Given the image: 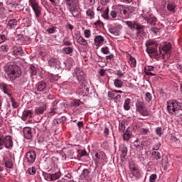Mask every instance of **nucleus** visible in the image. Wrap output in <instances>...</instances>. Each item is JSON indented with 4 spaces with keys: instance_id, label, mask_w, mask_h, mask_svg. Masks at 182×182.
I'll return each instance as SVG.
<instances>
[{
    "instance_id": "obj_62",
    "label": "nucleus",
    "mask_w": 182,
    "mask_h": 182,
    "mask_svg": "<svg viewBox=\"0 0 182 182\" xmlns=\"http://www.w3.org/2000/svg\"><path fill=\"white\" fill-rule=\"evenodd\" d=\"M95 26H99L100 28H102L103 26V22H102L100 20L97 21L95 23Z\"/></svg>"
},
{
    "instance_id": "obj_40",
    "label": "nucleus",
    "mask_w": 182,
    "mask_h": 182,
    "mask_svg": "<svg viewBox=\"0 0 182 182\" xmlns=\"http://www.w3.org/2000/svg\"><path fill=\"white\" fill-rule=\"evenodd\" d=\"M65 2L69 7L75 8L76 6V0H65Z\"/></svg>"
},
{
    "instance_id": "obj_37",
    "label": "nucleus",
    "mask_w": 182,
    "mask_h": 182,
    "mask_svg": "<svg viewBox=\"0 0 182 182\" xmlns=\"http://www.w3.org/2000/svg\"><path fill=\"white\" fill-rule=\"evenodd\" d=\"M129 63L131 68H136V58H134V57L130 55L129 60Z\"/></svg>"
},
{
    "instance_id": "obj_38",
    "label": "nucleus",
    "mask_w": 182,
    "mask_h": 182,
    "mask_svg": "<svg viewBox=\"0 0 182 182\" xmlns=\"http://www.w3.org/2000/svg\"><path fill=\"white\" fill-rule=\"evenodd\" d=\"M8 50H9V46L3 44L0 46V51L3 52V53H6Z\"/></svg>"
},
{
    "instance_id": "obj_9",
    "label": "nucleus",
    "mask_w": 182,
    "mask_h": 182,
    "mask_svg": "<svg viewBox=\"0 0 182 182\" xmlns=\"http://www.w3.org/2000/svg\"><path fill=\"white\" fill-rule=\"evenodd\" d=\"M48 66L54 69H59L60 68V61L56 58H51L48 60Z\"/></svg>"
},
{
    "instance_id": "obj_58",
    "label": "nucleus",
    "mask_w": 182,
    "mask_h": 182,
    "mask_svg": "<svg viewBox=\"0 0 182 182\" xmlns=\"http://www.w3.org/2000/svg\"><path fill=\"white\" fill-rule=\"evenodd\" d=\"M120 100H122V95H115V98H114V102L115 103H117V102H120Z\"/></svg>"
},
{
    "instance_id": "obj_25",
    "label": "nucleus",
    "mask_w": 182,
    "mask_h": 182,
    "mask_svg": "<svg viewBox=\"0 0 182 182\" xmlns=\"http://www.w3.org/2000/svg\"><path fill=\"white\" fill-rule=\"evenodd\" d=\"M171 143L174 147H178L180 146V139H177V136L171 135Z\"/></svg>"
},
{
    "instance_id": "obj_61",
    "label": "nucleus",
    "mask_w": 182,
    "mask_h": 182,
    "mask_svg": "<svg viewBox=\"0 0 182 182\" xmlns=\"http://www.w3.org/2000/svg\"><path fill=\"white\" fill-rule=\"evenodd\" d=\"M119 129L120 132H124V130H126V126L124 125V124L121 123V124H119Z\"/></svg>"
},
{
    "instance_id": "obj_26",
    "label": "nucleus",
    "mask_w": 182,
    "mask_h": 182,
    "mask_svg": "<svg viewBox=\"0 0 182 182\" xmlns=\"http://www.w3.org/2000/svg\"><path fill=\"white\" fill-rule=\"evenodd\" d=\"M46 89V82L45 81L38 82L37 85V90L38 92H43Z\"/></svg>"
},
{
    "instance_id": "obj_13",
    "label": "nucleus",
    "mask_w": 182,
    "mask_h": 182,
    "mask_svg": "<svg viewBox=\"0 0 182 182\" xmlns=\"http://www.w3.org/2000/svg\"><path fill=\"white\" fill-rule=\"evenodd\" d=\"M23 136L28 140H31L33 137V133H32V128L26 127L23 129Z\"/></svg>"
},
{
    "instance_id": "obj_10",
    "label": "nucleus",
    "mask_w": 182,
    "mask_h": 182,
    "mask_svg": "<svg viewBox=\"0 0 182 182\" xmlns=\"http://www.w3.org/2000/svg\"><path fill=\"white\" fill-rule=\"evenodd\" d=\"M75 73L77 80H78V82H81V83H83V82L86 80V77L85 76V73H83V70H80V68H76L75 70Z\"/></svg>"
},
{
    "instance_id": "obj_54",
    "label": "nucleus",
    "mask_w": 182,
    "mask_h": 182,
    "mask_svg": "<svg viewBox=\"0 0 182 182\" xmlns=\"http://www.w3.org/2000/svg\"><path fill=\"white\" fill-rule=\"evenodd\" d=\"M91 33H92V32L90 31V30H89V29L85 30L84 36L87 38H90Z\"/></svg>"
},
{
    "instance_id": "obj_45",
    "label": "nucleus",
    "mask_w": 182,
    "mask_h": 182,
    "mask_svg": "<svg viewBox=\"0 0 182 182\" xmlns=\"http://www.w3.org/2000/svg\"><path fill=\"white\" fill-rule=\"evenodd\" d=\"M145 45L146 46V48H150L151 46H156V45H157V43H156L153 40H149L148 41H146Z\"/></svg>"
},
{
    "instance_id": "obj_41",
    "label": "nucleus",
    "mask_w": 182,
    "mask_h": 182,
    "mask_svg": "<svg viewBox=\"0 0 182 182\" xmlns=\"http://www.w3.org/2000/svg\"><path fill=\"white\" fill-rule=\"evenodd\" d=\"M23 117H24V119H28V117H32V111L31 110L23 111Z\"/></svg>"
},
{
    "instance_id": "obj_29",
    "label": "nucleus",
    "mask_w": 182,
    "mask_h": 182,
    "mask_svg": "<svg viewBox=\"0 0 182 182\" xmlns=\"http://www.w3.org/2000/svg\"><path fill=\"white\" fill-rule=\"evenodd\" d=\"M103 42H105V38L102 36H97L95 37V43L96 46H100Z\"/></svg>"
},
{
    "instance_id": "obj_14",
    "label": "nucleus",
    "mask_w": 182,
    "mask_h": 182,
    "mask_svg": "<svg viewBox=\"0 0 182 182\" xmlns=\"http://www.w3.org/2000/svg\"><path fill=\"white\" fill-rule=\"evenodd\" d=\"M145 26L138 23L135 29L136 31V36H144L146 35V32H144Z\"/></svg>"
},
{
    "instance_id": "obj_7",
    "label": "nucleus",
    "mask_w": 182,
    "mask_h": 182,
    "mask_svg": "<svg viewBox=\"0 0 182 182\" xmlns=\"http://www.w3.org/2000/svg\"><path fill=\"white\" fill-rule=\"evenodd\" d=\"M142 18L149 25H151V26H156V23H157V18H156L154 15L148 13L144 14Z\"/></svg>"
},
{
    "instance_id": "obj_36",
    "label": "nucleus",
    "mask_w": 182,
    "mask_h": 182,
    "mask_svg": "<svg viewBox=\"0 0 182 182\" xmlns=\"http://www.w3.org/2000/svg\"><path fill=\"white\" fill-rule=\"evenodd\" d=\"M29 72L31 73V76H36L38 71L36 70V67L33 65H31L29 68Z\"/></svg>"
},
{
    "instance_id": "obj_8",
    "label": "nucleus",
    "mask_w": 182,
    "mask_h": 182,
    "mask_svg": "<svg viewBox=\"0 0 182 182\" xmlns=\"http://www.w3.org/2000/svg\"><path fill=\"white\" fill-rule=\"evenodd\" d=\"M26 163L28 166H32L35 160H36V152L35 151H29L26 154Z\"/></svg>"
},
{
    "instance_id": "obj_23",
    "label": "nucleus",
    "mask_w": 182,
    "mask_h": 182,
    "mask_svg": "<svg viewBox=\"0 0 182 182\" xmlns=\"http://www.w3.org/2000/svg\"><path fill=\"white\" fill-rule=\"evenodd\" d=\"M70 11L74 18H79V16H80V10L76 8V6L75 7H70Z\"/></svg>"
},
{
    "instance_id": "obj_44",
    "label": "nucleus",
    "mask_w": 182,
    "mask_h": 182,
    "mask_svg": "<svg viewBox=\"0 0 182 182\" xmlns=\"http://www.w3.org/2000/svg\"><path fill=\"white\" fill-rule=\"evenodd\" d=\"M107 96L109 99H110V100H114V98L116 97V92H114V90L109 91Z\"/></svg>"
},
{
    "instance_id": "obj_51",
    "label": "nucleus",
    "mask_w": 182,
    "mask_h": 182,
    "mask_svg": "<svg viewBox=\"0 0 182 182\" xmlns=\"http://www.w3.org/2000/svg\"><path fill=\"white\" fill-rule=\"evenodd\" d=\"M157 180V174L153 173L149 176V182H156Z\"/></svg>"
},
{
    "instance_id": "obj_1",
    "label": "nucleus",
    "mask_w": 182,
    "mask_h": 182,
    "mask_svg": "<svg viewBox=\"0 0 182 182\" xmlns=\"http://www.w3.org/2000/svg\"><path fill=\"white\" fill-rule=\"evenodd\" d=\"M4 76L6 80L13 82L21 77L22 75V70L21 67L16 65V64H8L4 67Z\"/></svg>"
},
{
    "instance_id": "obj_18",
    "label": "nucleus",
    "mask_w": 182,
    "mask_h": 182,
    "mask_svg": "<svg viewBox=\"0 0 182 182\" xmlns=\"http://www.w3.org/2000/svg\"><path fill=\"white\" fill-rule=\"evenodd\" d=\"M13 55L15 58H19L23 55V50L21 47H14L13 48Z\"/></svg>"
},
{
    "instance_id": "obj_24",
    "label": "nucleus",
    "mask_w": 182,
    "mask_h": 182,
    "mask_svg": "<svg viewBox=\"0 0 182 182\" xmlns=\"http://www.w3.org/2000/svg\"><path fill=\"white\" fill-rule=\"evenodd\" d=\"M45 110H46V105H44L41 107H36L34 112L36 114H43Z\"/></svg>"
},
{
    "instance_id": "obj_34",
    "label": "nucleus",
    "mask_w": 182,
    "mask_h": 182,
    "mask_svg": "<svg viewBox=\"0 0 182 182\" xmlns=\"http://www.w3.org/2000/svg\"><path fill=\"white\" fill-rule=\"evenodd\" d=\"M3 164H4L7 168H12V167H14V163L9 160L4 159Z\"/></svg>"
},
{
    "instance_id": "obj_4",
    "label": "nucleus",
    "mask_w": 182,
    "mask_h": 182,
    "mask_svg": "<svg viewBox=\"0 0 182 182\" xmlns=\"http://www.w3.org/2000/svg\"><path fill=\"white\" fill-rule=\"evenodd\" d=\"M28 4L31 6L36 18H39L42 15V6L39 5V3L36 0H28Z\"/></svg>"
},
{
    "instance_id": "obj_64",
    "label": "nucleus",
    "mask_w": 182,
    "mask_h": 182,
    "mask_svg": "<svg viewBox=\"0 0 182 182\" xmlns=\"http://www.w3.org/2000/svg\"><path fill=\"white\" fill-rule=\"evenodd\" d=\"M103 133L105 137H107V136H109V128H107V127H105Z\"/></svg>"
},
{
    "instance_id": "obj_63",
    "label": "nucleus",
    "mask_w": 182,
    "mask_h": 182,
    "mask_svg": "<svg viewBox=\"0 0 182 182\" xmlns=\"http://www.w3.org/2000/svg\"><path fill=\"white\" fill-rule=\"evenodd\" d=\"M134 146L136 147V149H140V143H139V139H136L134 142Z\"/></svg>"
},
{
    "instance_id": "obj_49",
    "label": "nucleus",
    "mask_w": 182,
    "mask_h": 182,
    "mask_svg": "<svg viewBox=\"0 0 182 182\" xmlns=\"http://www.w3.org/2000/svg\"><path fill=\"white\" fill-rule=\"evenodd\" d=\"M153 99L151 94L150 92H146L145 95V100L150 103V101Z\"/></svg>"
},
{
    "instance_id": "obj_52",
    "label": "nucleus",
    "mask_w": 182,
    "mask_h": 182,
    "mask_svg": "<svg viewBox=\"0 0 182 182\" xmlns=\"http://www.w3.org/2000/svg\"><path fill=\"white\" fill-rule=\"evenodd\" d=\"M161 146V144L158 142L153 146L152 150H154V151H158L160 149Z\"/></svg>"
},
{
    "instance_id": "obj_57",
    "label": "nucleus",
    "mask_w": 182,
    "mask_h": 182,
    "mask_svg": "<svg viewBox=\"0 0 182 182\" xmlns=\"http://www.w3.org/2000/svg\"><path fill=\"white\" fill-rule=\"evenodd\" d=\"M78 153H80V157H83L85 156H87V151H86V149L78 150Z\"/></svg>"
},
{
    "instance_id": "obj_31",
    "label": "nucleus",
    "mask_w": 182,
    "mask_h": 182,
    "mask_svg": "<svg viewBox=\"0 0 182 182\" xmlns=\"http://www.w3.org/2000/svg\"><path fill=\"white\" fill-rule=\"evenodd\" d=\"M86 15L88 16L89 19H93V18H95V11H93V9H87Z\"/></svg>"
},
{
    "instance_id": "obj_60",
    "label": "nucleus",
    "mask_w": 182,
    "mask_h": 182,
    "mask_svg": "<svg viewBox=\"0 0 182 182\" xmlns=\"http://www.w3.org/2000/svg\"><path fill=\"white\" fill-rule=\"evenodd\" d=\"M101 52L104 53V55H107L109 53V48L107 47L102 48Z\"/></svg>"
},
{
    "instance_id": "obj_21",
    "label": "nucleus",
    "mask_w": 182,
    "mask_h": 182,
    "mask_svg": "<svg viewBox=\"0 0 182 182\" xmlns=\"http://www.w3.org/2000/svg\"><path fill=\"white\" fill-rule=\"evenodd\" d=\"M6 8L8 9L9 12H14L16 9V6L14 4V1L8 0L6 2Z\"/></svg>"
},
{
    "instance_id": "obj_43",
    "label": "nucleus",
    "mask_w": 182,
    "mask_h": 182,
    "mask_svg": "<svg viewBox=\"0 0 182 182\" xmlns=\"http://www.w3.org/2000/svg\"><path fill=\"white\" fill-rule=\"evenodd\" d=\"M63 52H65L66 55H70V53H73V48L72 47H66L63 48Z\"/></svg>"
},
{
    "instance_id": "obj_27",
    "label": "nucleus",
    "mask_w": 182,
    "mask_h": 182,
    "mask_svg": "<svg viewBox=\"0 0 182 182\" xmlns=\"http://www.w3.org/2000/svg\"><path fill=\"white\" fill-rule=\"evenodd\" d=\"M77 42L82 46H87V41H86V39H85V38H83L82 36H77Z\"/></svg>"
},
{
    "instance_id": "obj_15",
    "label": "nucleus",
    "mask_w": 182,
    "mask_h": 182,
    "mask_svg": "<svg viewBox=\"0 0 182 182\" xmlns=\"http://www.w3.org/2000/svg\"><path fill=\"white\" fill-rule=\"evenodd\" d=\"M82 180H86L87 181H90L92 178V172L89 169H84L80 175Z\"/></svg>"
},
{
    "instance_id": "obj_32",
    "label": "nucleus",
    "mask_w": 182,
    "mask_h": 182,
    "mask_svg": "<svg viewBox=\"0 0 182 182\" xmlns=\"http://www.w3.org/2000/svg\"><path fill=\"white\" fill-rule=\"evenodd\" d=\"M114 85L115 87L122 88L123 87V81L119 79H115L114 80Z\"/></svg>"
},
{
    "instance_id": "obj_6",
    "label": "nucleus",
    "mask_w": 182,
    "mask_h": 182,
    "mask_svg": "<svg viewBox=\"0 0 182 182\" xmlns=\"http://www.w3.org/2000/svg\"><path fill=\"white\" fill-rule=\"evenodd\" d=\"M171 48H172L171 43L168 42L164 43V45H161L159 48V55H161L164 58L166 55H168V53H171Z\"/></svg>"
},
{
    "instance_id": "obj_17",
    "label": "nucleus",
    "mask_w": 182,
    "mask_h": 182,
    "mask_svg": "<svg viewBox=\"0 0 182 182\" xmlns=\"http://www.w3.org/2000/svg\"><path fill=\"white\" fill-rule=\"evenodd\" d=\"M95 164L97 165L99 164V161H100V160H105V158L106 157V154H105V152L103 151H97L95 152Z\"/></svg>"
},
{
    "instance_id": "obj_30",
    "label": "nucleus",
    "mask_w": 182,
    "mask_h": 182,
    "mask_svg": "<svg viewBox=\"0 0 182 182\" xmlns=\"http://www.w3.org/2000/svg\"><path fill=\"white\" fill-rule=\"evenodd\" d=\"M130 103H132V100L130 98H127L124 102V110H130Z\"/></svg>"
},
{
    "instance_id": "obj_3",
    "label": "nucleus",
    "mask_w": 182,
    "mask_h": 182,
    "mask_svg": "<svg viewBox=\"0 0 182 182\" xmlns=\"http://www.w3.org/2000/svg\"><path fill=\"white\" fill-rule=\"evenodd\" d=\"M0 147H5V149H11L14 147V141H12V136H0Z\"/></svg>"
},
{
    "instance_id": "obj_35",
    "label": "nucleus",
    "mask_w": 182,
    "mask_h": 182,
    "mask_svg": "<svg viewBox=\"0 0 182 182\" xmlns=\"http://www.w3.org/2000/svg\"><path fill=\"white\" fill-rule=\"evenodd\" d=\"M26 173L29 174L30 176H35V174H36V168H35V166L29 168L27 170Z\"/></svg>"
},
{
    "instance_id": "obj_28",
    "label": "nucleus",
    "mask_w": 182,
    "mask_h": 182,
    "mask_svg": "<svg viewBox=\"0 0 182 182\" xmlns=\"http://www.w3.org/2000/svg\"><path fill=\"white\" fill-rule=\"evenodd\" d=\"M126 25L131 29V31H134L136 29V26H137V21H125Z\"/></svg>"
},
{
    "instance_id": "obj_11",
    "label": "nucleus",
    "mask_w": 182,
    "mask_h": 182,
    "mask_svg": "<svg viewBox=\"0 0 182 182\" xmlns=\"http://www.w3.org/2000/svg\"><path fill=\"white\" fill-rule=\"evenodd\" d=\"M0 90L4 95H7V96L10 98H12V93L11 92V89L8 87L5 82H0Z\"/></svg>"
},
{
    "instance_id": "obj_5",
    "label": "nucleus",
    "mask_w": 182,
    "mask_h": 182,
    "mask_svg": "<svg viewBox=\"0 0 182 182\" xmlns=\"http://www.w3.org/2000/svg\"><path fill=\"white\" fill-rule=\"evenodd\" d=\"M136 110L141 116L147 117L150 115V112L146 107H144V102L141 101H138L136 103Z\"/></svg>"
},
{
    "instance_id": "obj_53",
    "label": "nucleus",
    "mask_w": 182,
    "mask_h": 182,
    "mask_svg": "<svg viewBox=\"0 0 182 182\" xmlns=\"http://www.w3.org/2000/svg\"><path fill=\"white\" fill-rule=\"evenodd\" d=\"M28 80H29V77H28V75H24L22 76V77L21 79V83L24 84V83H26Z\"/></svg>"
},
{
    "instance_id": "obj_46",
    "label": "nucleus",
    "mask_w": 182,
    "mask_h": 182,
    "mask_svg": "<svg viewBox=\"0 0 182 182\" xmlns=\"http://www.w3.org/2000/svg\"><path fill=\"white\" fill-rule=\"evenodd\" d=\"M132 173L134 177L140 176V171L137 169V168H133L132 170Z\"/></svg>"
},
{
    "instance_id": "obj_33",
    "label": "nucleus",
    "mask_w": 182,
    "mask_h": 182,
    "mask_svg": "<svg viewBox=\"0 0 182 182\" xmlns=\"http://www.w3.org/2000/svg\"><path fill=\"white\" fill-rule=\"evenodd\" d=\"M60 176H62L60 171H58L55 173H51L52 181H55V180H59V178H60Z\"/></svg>"
},
{
    "instance_id": "obj_55",
    "label": "nucleus",
    "mask_w": 182,
    "mask_h": 182,
    "mask_svg": "<svg viewBox=\"0 0 182 182\" xmlns=\"http://www.w3.org/2000/svg\"><path fill=\"white\" fill-rule=\"evenodd\" d=\"M151 31H152L155 35H159V33H160V29L156 27L151 28Z\"/></svg>"
},
{
    "instance_id": "obj_39",
    "label": "nucleus",
    "mask_w": 182,
    "mask_h": 182,
    "mask_svg": "<svg viewBox=\"0 0 182 182\" xmlns=\"http://www.w3.org/2000/svg\"><path fill=\"white\" fill-rule=\"evenodd\" d=\"M132 136V132L127 129L125 133L123 135L124 140H126L127 141L130 139V136Z\"/></svg>"
},
{
    "instance_id": "obj_47",
    "label": "nucleus",
    "mask_w": 182,
    "mask_h": 182,
    "mask_svg": "<svg viewBox=\"0 0 182 182\" xmlns=\"http://www.w3.org/2000/svg\"><path fill=\"white\" fill-rule=\"evenodd\" d=\"M102 18H104L105 19H110V18L109 17V8H107L104 11L103 14L102 15Z\"/></svg>"
},
{
    "instance_id": "obj_19",
    "label": "nucleus",
    "mask_w": 182,
    "mask_h": 182,
    "mask_svg": "<svg viewBox=\"0 0 182 182\" xmlns=\"http://www.w3.org/2000/svg\"><path fill=\"white\" fill-rule=\"evenodd\" d=\"M157 46L158 45H155L151 47H146V52L149 55L153 53L154 55H156L157 56H160V52H157Z\"/></svg>"
},
{
    "instance_id": "obj_16",
    "label": "nucleus",
    "mask_w": 182,
    "mask_h": 182,
    "mask_svg": "<svg viewBox=\"0 0 182 182\" xmlns=\"http://www.w3.org/2000/svg\"><path fill=\"white\" fill-rule=\"evenodd\" d=\"M167 9L169 12H172L173 14H176L177 11V4L173 0H169L167 4Z\"/></svg>"
},
{
    "instance_id": "obj_2",
    "label": "nucleus",
    "mask_w": 182,
    "mask_h": 182,
    "mask_svg": "<svg viewBox=\"0 0 182 182\" xmlns=\"http://www.w3.org/2000/svg\"><path fill=\"white\" fill-rule=\"evenodd\" d=\"M167 110L169 114L180 117L182 116V103L176 100H170L167 102Z\"/></svg>"
},
{
    "instance_id": "obj_56",
    "label": "nucleus",
    "mask_w": 182,
    "mask_h": 182,
    "mask_svg": "<svg viewBox=\"0 0 182 182\" xmlns=\"http://www.w3.org/2000/svg\"><path fill=\"white\" fill-rule=\"evenodd\" d=\"M43 176H44L46 180L48 179V180H50V181H52V173H44Z\"/></svg>"
},
{
    "instance_id": "obj_22",
    "label": "nucleus",
    "mask_w": 182,
    "mask_h": 182,
    "mask_svg": "<svg viewBox=\"0 0 182 182\" xmlns=\"http://www.w3.org/2000/svg\"><path fill=\"white\" fill-rule=\"evenodd\" d=\"M18 25V20L16 19H11L10 21H9L7 25H6V28L8 29H15V28H16Z\"/></svg>"
},
{
    "instance_id": "obj_42",
    "label": "nucleus",
    "mask_w": 182,
    "mask_h": 182,
    "mask_svg": "<svg viewBox=\"0 0 182 182\" xmlns=\"http://www.w3.org/2000/svg\"><path fill=\"white\" fill-rule=\"evenodd\" d=\"M152 156L156 160H160L161 159V154L159 151H154L152 152Z\"/></svg>"
},
{
    "instance_id": "obj_48",
    "label": "nucleus",
    "mask_w": 182,
    "mask_h": 182,
    "mask_svg": "<svg viewBox=\"0 0 182 182\" xmlns=\"http://www.w3.org/2000/svg\"><path fill=\"white\" fill-rule=\"evenodd\" d=\"M71 106H73L74 107H77L78 106H80V100H73L71 102Z\"/></svg>"
},
{
    "instance_id": "obj_12",
    "label": "nucleus",
    "mask_w": 182,
    "mask_h": 182,
    "mask_svg": "<svg viewBox=\"0 0 182 182\" xmlns=\"http://www.w3.org/2000/svg\"><path fill=\"white\" fill-rule=\"evenodd\" d=\"M155 69L156 68L153 65H146L144 68V73L146 76H156Z\"/></svg>"
},
{
    "instance_id": "obj_20",
    "label": "nucleus",
    "mask_w": 182,
    "mask_h": 182,
    "mask_svg": "<svg viewBox=\"0 0 182 182\" xmlns=\"http://www.w3.org/2000/svg\"><path fill=\"white\" fill-rule=\"evenodd\" d=\"M119 151L121 153L122 160H126V156H127V146L122 144L119 146Z\"/></svg>"
},
{
    "instance_id": "obj_59",
    "label": "nucleus",
    "mask_w": 182,
    "mask_h": 182,
    "mask_svg": "<svg viewBox=\"0 0 182 182\" xmlns=\"http://www.w3.org/2000/svg\"><path fill=\"white\" fill-rule=\"evenodd\" d=\"M110 16H112V18H117V11H116L115 10L111 11Z\"/></svg>"
},
{
    "instance_id": "obj_50",
    "label": "nucleus",
    "mask_w": 182,
    "mask_h": 182,
    "mask_svg": "<svg viewBox=\"0 0 182 182\" xmlns=\"http://www.w3.org/2000/svg\"><path fill=\"white\" fill-rule=\"evenodd\" d=\"M162 167L165 171H166V170H167V168H168V159H166V160L164 161V162L162 164Z\"/></svg>"
}]
</instances>
